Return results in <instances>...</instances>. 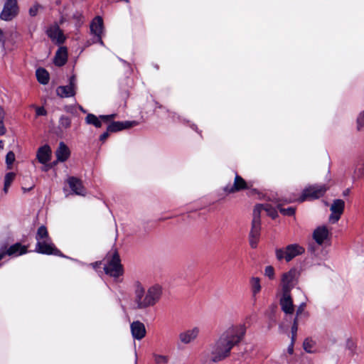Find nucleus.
Segmentation results:
<instances>
[{
	"instance_id": "obj_1",
	"label": "nucleus",
	"mask_w": 364,
	"mask_h": 364,
	"mask_svg": "<svg viewBox=\"0 0 364 364\" xmlns=\"http://www.w3.org/2000/svg\"><path fill=\"white\" fill-rule=\"evenodd\" d=\"M245 333V324L230 326L215 342L209 345L204 352L205 355L213 363L225 360L230 356L232 349L242 341Z\"/></svg>"
},
{
	"instance_id": "obj_2",
	"label": "nucleus",
	"mask_w": 364,
	"mask_h": 364,
	"mask_svg": "<svg viewBox=\"0 0 364 364\" xmlns=\"http://www.w3.org/2000/svg\"><path fill=\"white\" fill-rule=\"evenodd\" d=\"M163 294L162 287L154 284L147 289L139 281L134 284V304L137 309H146L155 306Z\"/></svg>"
},
{
	"instance_id": "obj_3",
	"label": "nucleus",
	"mask_w": 364,
	"mask_h": 364,
	"mask_svg": "<svg viewBox=\"0 0 364 364\" xmlns=\"http://www.w3.org/2000/svg\"><path fill=\"white\" fill-rule=\"evenodd\" d=\"M328 187L326 185H313L306 187L301 194V196L297 199H289L286 200V203H291L295 200L299 202H303L306 200H314L317 199L324 195Z\"/></svg>"
},
{
	"instance_id": "obj_4",
	"label": "nucleus",
	"mask_w": 364,
	"mask_h": 364,
	"mask_svg": "<svg viewBox=\"0 0 364 364\" xmlns=\"http://www.w3.org/2000/svg\"><path fill=\"white\" fill-rule=\"evenodd\" d=\"M104 266L105 274L114 278H118L123 274L124 270L118 253L114 251L112 256H107Z\"/></svg>"
},
{
	"instance_id": "obj_5",
	"label": "nucleus",
	"mask_w": 364,
	"mask_h": 364,
	"mask_svg": "<svg viewBox=\"0 0 364 364\" xmlns=\"http://www.w3.org/2000/svg\"><path fill=\"white\" fill-rule=\"evenodd\" d=\"M304 252V249L301 246L297 244H291L285 248L277 249L275 253L278 260L285 259L287 262H289Z\"/></svg>"
},
{
	"instance_id": "obj_6",
	"label": "nucleus",
	"mask_w": 364,
	"mask_h": 364,
	"mask_svg": "<svg viewBox=\"0 0 364 364\" xmlns=\"http://www.w3.org/2000/svg\"><path fill=\"white\" fill-rule=\"evenodd\" d=\"M297 283V272L295 269L282 274L281 277L282 292L290 293Z\"/></svg>"
},
{
	"instance_id": "obj_7",
	"label": "nucleus",
	"mask_w": 364,
	"mask_h": 364,
	"mask_svg": "<svg viewBox=\"0 0 364 364\" xmlns=\"http://www.w3.org/2000/svg\"><path fill=\"white\" fill-rule=\"evenodd\" d=\"M35 251L43 255H54L64 257L60 251L55 247L50 237L37 242Z\"/></svg>"
},
{
	"instance_id": "obj_8",
	"label": "nucleus",
	"mask_w": 364,
	"mask_h": 364,
	"mask_svg": "<svg viewBox=\"0 0 364 364\" xmlns=\"http://www.w3.org/2000/svg\"><path fill=\"white\" fill-rule=\"evenodd\" d=\"M18 14V6L16 0H6L2 11L0 14L1 20L9 21L14 19Z\"/></svg>"
},
{
	"instance_id": "obj_9",
	"label": "nucleus",
	"mask_w": 364,
	"mask_h": 364,
	"mask_svg": "<svg viewBox=\"0 0 364 364\" xmlns=\"http://www.w3.org/2000/svg\"><path fill=\"white\" fill-rule=\"evenodd\" d=\"M77 88V79L75 75H72L69 78L68 85L59 86L56 89L57 95L62 98L73 97L76 94Z\"/></svg>"
},
{
	"instance_id": "obj_10",
	"label": "nucleus",
	"mask_w": 364,
	"mask_h": 364,
	"mask_svg": "<svg viewBox=\"0 0 364 364\" xmlns=\"http://www.w3.org/2000/svg\"><path fill=\"white\" fill-rule=\"evenodd\" d=\"M27 252V247L21 243H16L9 247H2L0 252V261L4 258L6 255L16 257Z\"/></svg>"
},
{
	"instance_id": "obj_11",
	"label": "nucleus",
	"mask_w": 364,
	"mask_h": 364,
	"mask_svg": "<svg viewBox=\"0 0 364 364\" xmlns=\"http://www.w3.org/2000/svg\"><path fill=\"white\" fill-rule=\"evenodd\" d=\"M344 206L345 203L343 200L337 199L333 200L330 208L331 214L329 216V221L331 223H336L338 221L343 212Z\"/></svg>"
},
{
	"instance_id": "obj_12",
	"label": "nucleus",
	"mask_w": 364,
	"mask_h": 364,
	"mask_svg": "<svg viewBox=\"0 0 364 364\" xmlns=\"http://www.w3.org/2000/svg\"><path fill=\"white\" fill-rule=\"evenodd\" d=\"M91 33L95 36L97 38V42L100 45L104 46V42L102 40V34L103 32V20L100 16H96L90 24Z\"/></svg>"
},
{
	"instance_id": "obj_13",
	"label": "nucleus",
	"mask_w": 364,
	"mask_h": 364,
	"mask_svg": "<svg viewBox=\"0 0 364 364\" xmlns=\"http://www.w3.org/2000/svg\"><path fill=\"white\" fill-rule=\"evenodd\" d=\"M313 238L316 242L322 245L330 239V230L325 225L318 226L313 232Z\"/></svg>"
},
{
	"instance_id": "obj_14",
	"label": "nucleus",
	"mask_w": 364,
	"mask_h": 364,
	"mask_svg": "<svg viewBox=\"0 0 364 364\" xmlns=\"http://www.w3.org/2000/svg\"><path fill=\"white\" fill-rule=\"evenodd\" d=\"M199 333L200 328L195 326L180 333L178 338L181 343L189 344L197 338Z\"/></svg>"
},
{
	"instance_id": "obj_15",
	"label": "nucleus",
	"mask_w": 364,
	"mask_h": 364,
	"mask_svg": "<svg viewBox=\"0 0 364 364\" xmlns=\"http://www.w3.org/2000/svg\"><path fill=\"white\" fill-rule=\"evenodd\" d=\"M280 306L286 314H292L294 311V306L290 293L282 292Z\"/></svg>"
},
{
	"instance_id": "obj_16",
	"label": "nucleus",
	"mask_w": 364,
	"mask_h": 364,
	"mask_svg": "<svg viewBox=\"0 0 364 364\" xmlns=\"http://www.w3.org/2000/svg\"><path fill=\"white\" fill-rule=\"evenodd\" d=\"M114 117L115 114L100 115V117H97L93 114H88L85 117V122L87 124H92L99 128L102 126V120L107 122L112 119Z\"/></svg>"
},
{
	"instance_id": "obj_17",
	"label": "nucleus",
	"mask_w": 364,
	"mask_h": 364,
	"mask_svg": "<svg viewBox=\"0 0 364 364\" xmlns=\"http://www.w3.org/2000/svg\"><path fill=\"white\" fill-rule=\"evenodd\" d=\"M67 182L72 191L78 196H85L86 190L82 185L81 180L76 177H69Z\"/></svg>"
},
{
	"instance_id": "obj_18",
	"label": "nucleus",
	"mask_w": 364,
	"mask_h": 364,
	"mask_svg": "<svg viewBox=\"0 0 364 364\" xmlns=\"http://www.w3.org/2000/svg\"><path fill=\"white\" fill-rule=\"evenodd\" d=\"M131 332L133 338L136 340H141L146 336V328L144 324L139 321H136L130 325Z\"/></svg>"
},
{
	"instance_id": "obj_19",
	"label": "nucleus",
	"mask_w": 364,
	"mask_h": 364,
	"mask_svg": "<svg viewBox=\"0 0 364 364\" xmlns=\"http://www.w3.org/2000/svg\"><path fill=\"white\" fill-rule=\"evenodd\" d=\"M139 124L137 121L113 122L107 127V131L116 132L123 129H129Z\"/></svg>"
},
{
	"instance_id": "obj_20",
	"label": "nucleus",
	"mask_w": 364,
	"mask_h": 364,
	"mask_svg": "<svg viewBox=\"0 0 364 364\" xmlns=\"http://www.w3.org/2000/svg\"><path fill=\"white\" fill-rule=\"evenodd\" d=\"M247 188L246 181L239 175L236 174L232 186H227L224 190L228 193H235Z\"/></svg>"
},
{
	"instance_id": "obj_21",
	"label": "nucleus",
	"mask_w": 364,
	"mask_h": 364,
	"mask_svg": "<svg viewBox=\"0 0 364 364\" xmlns=\"http://www.w3.org/2000/svg\"><path fill=\"white\" fill-rule=\"evenodd\" d=\"M261 230V223H252L249 235V242L252 248H256L259 242Z\"/></svg>"
},
{
	"instance_id": "obj_22",
	"label": "nucleus",
	"mask_w": 364,
	"mask_h": 364,
	"mask_svg": "<svg viewBox=\"0 0 364 364\" xmlns=\"http://www.w3.org/2000/svg\"><path fill=\"white\" fill-rule=\"evenodd\" d=\"M47 34L53 42L58 44L63 43L65 41L63 33L58 26H50L47 30Z\"/></svg>"
},
{
	"instance_id": "obj_23",
	"label": "nucleus",
	"mask_w": 364,
	"mask_h": 364,
	"mask_svg": "<svg viewBox=\"0 0 364 364\" xmlns=\"http://www.w3.org/2000/svg\"><path fill=\"white\" fill-rule=\"evenodd\" d=\"M70 151L68 146L63 141L60 142L55 151L57 160L60 162L65 161L70 156Z\"/></svg>"
},
{
	"instance_id": "obj_24",
	"label": "nucleus",
	"mask_w": 364,
	"mask_h": 364,
	"mask_svg": "<svg viewBox=\"0 0 364 364\" xmlns=\"http://www.w3.org/2000/svg\"><path fill=\"white\" fill-rule=\"evenodd\" d=\"M50 148L48 146L45 145L39 148L37 152V159L40 163L45 164L50 161Z\"/></svg>"
},
{
	"instance_id": "obj_25",
	"label": "nucleus",
	"mask_w": 364,
	"mask_h": 364,
	"mask_svg": "<svg viewBox=\"0 0 364 364\" xmlns=\"http://www.w3.org/2000/svg\"><path fill=\"white\" fill-rule=\"evenodd\" d=\"M68 59V51L65 47H60L56 52L54 63L55 65L62 66L65 64Z\"/></svg>"
},
{
	"instance_id": "obj_26",
	"label": "nucleus",
	"mask_w": 364,
	"mask_h": 364,
	"mask_svg": "<svg viewBox=\"0 0 364 364\" xmlns=\"http://www.w3.org/2000/svg\"><path fill=\"white\" fill-rule=\"evenodd\" d=\"M38 81L43 85H46L49 81V74L44 68H38L36 72Z\"/></svg>"
},
{
	"instance_id": "obj_27",
	"label": "nucleus",
	"mask_w": 364,
	"mask_h": 364,
	"mask_svg": "<svg viewBox=\"0 0 364 364\" xmlns=\"http://www.w3.org/2000/svg\"><path fill=\"white\" fill-rule=\"evenodd\" d=\"M250 284L252 294L254 296L257 295L262 289L260 279L259 277H252L250 278Z\"/></svg>"
},
{
	"instance_id": "obj_28",
	"label": "nucleus",
	"mask_w": 364,
	"mask_h": 364,
	"mask_svg": "<svg viewBox=\"0 0 364 364\" xmlns=\"http://www.w3.org/2000/svg\"><path fill=\"white\" fill-rule=\"evenodd\" d=\"M262 210H264L262 204H257L255 205L253 210V218L252 223H261L260 215Z\"/></svg>"
},
{
	"instance_id": "obj_29",
	"label": "nucleus",
	"mask_w": 364,
	"mask_h": 364,
	"mask_svg": "<svg viewBox=\"0 0 364 364\" xmlns=\"http://www.w3.org/2000/svg\"><path fill=\"white\" fill-rule=\"evenodd\" d=\"M71 126V119L69 117L63 115L59 119L58 129L65 130Z\"/></svg>"
},
{
	"instance_id": "obj_30",
	"label": "nucleus",
	"mask_w": 364,
	"mask_h": 364,
	"mask_svg": "<svg viewBox=\"0 0 364 364\" xmlns=\"http://www.w3.org/2000/svg\"><path fill=\"white\" fill-rule=\"evenodd\" d=\"M152 357L156 364H167L169 361V357L164 354L154 353Z\"/></svg>"
},
{
	"instance_id": "obj_31",
	"label": "nucleus",
	"mask_w": 364,
	"mask_h": 364,
	"mask_svg": "<svg viewBox=\"0 0 364 364\" xmlns=\"http://www.w3.org/2000/svg\"><path fill=\"white\" fill-rule=\"evenodd\" d=\"M262 205H263V210L267 213V214L269 217H271L272 219H275L277 217L278 213H277V209L274 206H272L269 203H265V204H262Z\"/></svg>"
},
{
	"instance_id": "obj_32",
	"label": "nucleus",
	"mask_w": 364,
	"mask_h": 364,
	"mask_svg": "<svg viewBox=\"0 0 364 364\" xmlns=\"http://www.w3.org/2000/svg\"><path fill=\"white\" fill-rule=\"evenodd\" d=\"M50 237L48 230L44 225H41L37 230L36 239L37 242Z\"/></svg>"
},
{
	"instance_id": "obj_33",
	"label": "nucleus",
	"mask_w": 364,
	"mask_h": 364,
	"mask_svg": "<svg viewBox=\"0 0 364 364\" xmlns=\"http://www.w3.org/2000/svg\"><path fill=\"white\" fill-rule=\"evenodd\" d=\"M277 208L279 209V211L282 214L284 215H288L291 216L294 215L295 213V209L292 207H289L287 208H281V204L278 203L277 205Z\"/></svg>"
},
{
	"instance_id": "obj_34",
	"label": "nucleus",
	"mask_w": 364,
	"mask_h": 364,
	"mask_svg": "<svg viewBox=\"0 0 364 364\" xmlns=\"http://www.w3.org/2000/svg\"><path fill=\"white\" fill-rule=\"evenodd\" d=\"M5 112L2 107H0V136L4 135L6 132V128L4 125Z\"/></svg>"
},
{
	"instance_id": "obj_35",
	"label": "nucleus",
	"mask_w": 364,
	"mask_h": 364,
	"mask_svg": "<svg viewBox=\"0 0 364 364\" xmlns=\"http://www.w3.org/2000/svg\"><path fill=\"white\" fill-rule=\"evenodd\" d=\"M298 321H299V319H297V317H295V318L294 320L293 326L291 327V340H292V343H294V341L296 340V333H297V331H298Z\"/></svg>"
},
{
	"instance_id": "obj_36",
	"label": "nucleus",
	"mask_w": 364,
	"mask_h": 364,
	"mask_svg": "<svg viewBox=\"0 0 364 364\" xmlns=\"http://www.w3.org/2000/svg\"><path fill=\"white\" fill-rule=\"evenodd\" d=\"M264 275L269 279H274V269L272 266H267L264 269Z\"/></svg>"
},
{
	"instance_id": "obj_37",
	"label": "nucleus",
	"mask_w": 364,
	"mask_h": 364,
	"mask_svg": "<svg viewBox=\"0 0 364 364\" xmlns=\"http://www.w3.org/2000/svg\"><path fill=\"white\" fill-rule=\"evenodd\" d=\"M16 174L13 172L7 173L4 177V184L11 186L15 178Z\"/></svg>"
},
{
	"instance_id": "obj_38",
	"label": "nucleus",
	"mask_w": 364,
	"mask_h": 364,
	"mask_svg": "<svg viewBox=\"0 0 364 364\" xmlns=\"http://www.w3.org/2000/svg\"><path fill=\"white\" fill-rule=\"evenodd\" d=\"M364 127V110L361 112L357 118V128L360 130Z\"/></svg>"
},
{
	"instance_id": "obj_39",
	"label": "nucleus",
	"mask_w": 364,
	"mask_h": 364,
	"mask_svg": "<svg viewBox=\"0 0 364 364\" xmlns=\"http://www.w3.org/2000/svg\"><path fill=\"white\" fill-rule=\"evenodd\" d=\"M313 346H314V343H313L312 341H311V340L306 339L304 341V343H303L304 349L307 353H311L312 352Z\"/></svg>"
},
{
	"instance_id": "obj_40",
	"label": "nucleus",
	"mask_w": 364,
	"mask_h": 364,
	"mask_svg": "<svg viewBox=\"0 0 364 364\" xmlns=\"http://www.w3.org/2000/svg\"><path fill=\"white\" fill-rule=\"evenodd\" d=\"M15 160V155L12 151H9L6 156V164L10 166L12 165Z\"/></svg>"
},
{
	"instance_id": "obj_41",
	"label": "nucleus",
	"mask_w": 364,
	"mask_h": 364,
	"mask_svg": "<svg viewBox=\"0 0 364 364\" xmlns=\"http://www.w3.org/2000/svg\"><path fill=\"white\" fill-rule=\"evenodd\" d=\"M32 107L36 108V114L37 117L45 116L47 114V111L43 107H35V105H32Z\"/></svg>"
},
{
	"instance_id": "obj_42",
	"label": "nucleus",
	"mask_w": 364,
	"mask_h": 364,
	"mask_svg": "<svg viewBox=\"0 0 364 364\" xmlns=\"http://www.w3.org/2000/svg\"><path fill=\"white\" fill-rule=\"evenodd\" d=\"M39 8H40V6L38 4H35L33 6H31L29 9L30 16H36L38 12Z\"/></svg>"
},
{
	"instance_id": "obj_43",
	"label": "nucleus",
	"mask_w": 364,
	"mask_h": 364,
	"mask_svg": "<svg viewBox=\"0 0 364 364\" xmlns=\"http://www.w3.org/2000/svg\"><path fill=\"white\" fill-rule=\"evenodd\" d=\"M305 304L302 303L299 305L296 310V317H297V319H299L300 315H301L304 313V308H305Z\"/></svg>"
},
{
	"instance_id": "obj_44",
	"label": "nucleus",
	"mask_w": 364,
	"mask_h": 364,
	"mask_svg": "<svg viewBox=\"0 0 364 364\" xmlns=\"http://www.w3.org/2000/svg\"><path fill=\"white\" fill-rule=\"evenodd\" d=\"M109 132L107 131L106 132H104L102 134H101L100 136V140L102 141H105L107 138L109 136Z\"/></svg>"
},
{
	"instance_id": "obj_45",
	"label": "nucleus",
	"mask_w": 364,
	"mask_h": 364,
	"mask_svg": "<svg viewBox=\"0 0 364 364\" xmlns=\"http://www.w3.org/2000/svg\"><path fill=\"white\" fill-rule=\"evenodd\" d=\"M34 188V185H31L29 188L22 187L21 189L23 191V193H26L28 191H30Z\"/></svg>"
},
{
	"instance_id": "obj_46",
	"label": "nucleus",
	"mask_w": 364,
	"mask_h": 364,
	"mask_svg": "<svg viewBox=\"0 0 364 364\" xmlns=\"http://www.w3.org/2000/svg\"><path fill=\"white\" fill-rule=\"evenodd\" d=\"M101 264V262H96L95 263H92L90 265H92L94 269H97Z\"/></svg>"
},
{
	"instance_id": "obj_47",
	"label": "nucleus",
	"mask_w": 364,
	"mask_h": 364,
	"mask_svg": "<svg viewBox=\"0 0 364 364\" xmlns=\"http://www.w3.org/2000/svg\"><path fill=\"white\" fill-rule=\"evenodd\" d=\"M293 345H294V343H292V342H291V345L288 347V352H289V353H290V354H292V353H293V350H294V349H293Z\"/></svg>"
},
{
	"instance_id": "obj_48",
	"label": "nucleus",
	"mask_w": 364,
	"mask_h": 364,
	"mask_svg": "<svg viewBox=\"0 0 364 364\" xmlns=\"http://www.w3.org/2000/svg\"><path fill=\"white\" fill-rule=\"evenodd\" d=\"M9 187H10V186H6V184H4L3 191L5 194H6L8 193Z\"/></svg>"
},
{
	"instance_id": "obj_49",
	"label": "nucleus",
	"mask_w": 364,
	"mask_h": 364,
	"mask_svg": "<svg viewBox=\"0 0 364 364\" xmlns=\"http://www.w3.org/2000/svg\"><path fill=\"white\" fill-rule=\"evenodd\" d=\"M79 109L83 112V113H86V110L83 109L82 107L80 106L79 107Z\"/></svg>"
},
{
	"instance_id": "obj_50",
	"label": "nucleus",
	"mask_w": 364,
	"mask_h": 364,
	"mask_svg": "<svg viewBox=\"0 0 364 364\" xmlns=\"http://www.w3.org/2000/svg\"><path fill=\"white\" fill-rule=\"evenodd\" d=\"M0 149H3V142L0 141Z\"/></svg>"
}]
</instances>
